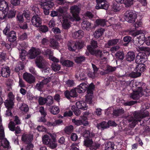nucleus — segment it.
Here are the masks:
<instances>
[{"mask_svg":"<svg viewBox=\"0 0 150 150\" xmlns=\"http://www.w3.org/2000/svg\"><path fill=\"white\" fill-rule=\"evenodd\" d=\"M4 105L8 109H12L14 105V102L6 99L4 102Z\"/></svg>","mask_w":150,"mask_h":150,"instance_id":"32","label":"nucleus"},{"mask_svg":"<svg viewBox=\"0 0 150 150\" xmlns=\"http://www.w3.org/2000/svg\"><path fill=\"white\" fill-rule=\"evenodd\" d=\"M66 84L67 86L71 87L74 86L75 84L73 80H68L66 82Z\"/></svg>","mask_w":150,"mask_h":150,"instance_id":"55","label":"nucleus"},{"mask_svg":"<svg viewBox=\"0 0 150 150\" xmlns=\"http://www.w3.org/2000/svg\"><path fill=\"white\" fill-rule=\"evenodd\" d=\"M139 66H136L135 68V71L132 72L130 74V76L132 78H137L140 76L141 73L140 72H139L138 70H139Z\"/></svg>","mask_w":150,"mask_h":150,"instance_id":"31","label":"nucleus"},{"mask_svg":"<svg viewBox=\"0 0 150 150\" xmlns=\"http://www.w3.org/2000/svg\"><path fill=\"white\" fill-rule=\"evenodd\" d=\"M71 23L67 19H64L62 24V26L63 28L67 29L71 26Z\"/></svg>","mask_w":150,"mask_h":150,"instance_id":"39","label":"nucleus"},{"mask_svg":"<svg viewBox=\"0 0 150 150\" xmlns=\"http://www.w3.org/2000/svg\"><path fill=\"white\" fill-rule=\"evenodd\" d=\"M46 104L47 106H50L53 103V97L50 96H48L46 98Z\"/></svg>","mask_w":150,"mask_h":150,"instance_id":"43","label":"nucleus"},{"mask_svg":"<svg viewBox=\"0 0 150 150\" xmlns=\"http://www.w3.org/2000/svg\"><path fill=\"white\" fill-rule=\"evenodd\" d=\"M144 95L141 94L140 91L136 90L134 91H133V92L130 94V97L131 98L134 100H136L139 98L140 95L142 96Z\"/></svg>","mask_w":150,"mask_h":150,"instance_id":"21","label":"nucleus"},{"mask_svg":"<svg viewBox=\"0 0 150 150\" xmlns=\"http://www.w3.org/2000/svg\"><path fill=\"white\" fill-rule=\"evenodd\" d=\"M26 144L27 145L25 147V150H33L34 145L32 143Z\"/></svg>","mask_w":150,"mask_h":150,"instance_id":"64","label":"nucleus"},{"mask_svg":"<svg viewBox=\"0 0 150 150\" xmlns=\"http://www.w3.org/2000/svg\"><path fill=\"white\" fill-rule=\"evenodd\" d=\"M85 59V58L83 56L78 57L76 58L75 61L76 62L79 63L84 61Z\"/></svg>","mask_w":150,"mask_h":150,"instance_id":"49","label":"nucleus"},{"mask_svg":"<svg viewBox=\"0 0 150 150\" xmlns=\"http://www.w3.org/2000/svg\"><path fill=\"white\" fill-rule=\"evenodd\" d=\"M107 70L105 72H101V74L102 75H105L107 73H108L110 72H112L115 71L116 69L115 67H112V66H107Z\"/></svg>","mask_w":150,"mask_h":150,"instance_id":"38","label":"nucleus"},{"mask_svg":"<svg viewBox=\"0 0 150 150\" xmlns=\"http://www.w3.org/2000/svg\"><path fill=\"white\" fill-rule=\"evenodd\" d=\"M97 127L99 129L103 130L109 128V125L107 122L103 121L98 124Z\"/></svg>","mask_w":150,"mask_h":150,"instance_id":"23","label":"nucleus"},{"mask_svg":"<svg viewBox=\"0 0 150 150\" xmlns=\"http://www.w3.org/2000/svg\"><path fill=\"white\" fill-rule=\"evenodd\" d=\"M93 70H88L87 74L88 77L92 79H94L97 76V72L98 71L99 68L96 66H92Z\"/></svg>","mask_w":150,"mask_h":150,"instance_id":"14","label":"nucleus"},{"mask_svg":"<svg viewBox=\"0 0 150 150\" xmlns=\"http://www.w3.org/2000/svg\"><path fill=\"white\" fill-rule=\"evenodd\" d=\"M23 78L26 82L30 84L33 83L35 81V77L31 74L27 72L23 74Z\"/></svg>","mask_w":150,"mask_h":150,"instance_id":"11","label":"nucleus"},{"mask_svg":"<svg viewBox=\"0 0 150 150\" xmlns=\"http://www.w3.org/2000/svg\"><path fill=\"white\" fill-rule=\"evenodd\" d=\"M75 76L76 78L79 79L80 81H84L86 79V74L83 72L76 73Z\"/></svg>","mask_w":150,"mask_h":150,"instance_id":"30","label":"nucleus"},{"mask_svg":"<svg viewBox=\"0 0 150 150\" xmlns=\"http://www.w3.org/2000/svg\"><path fill=\"white\" fill-rule=\"evenodd\" d=\"M8 97L7 99L14 102L15 100V96L13 94L12 92H10L8 93Z\"/></svg>","mask_w":150,"mask_h":150,"instance_id":"51","label":"nucleus"},{"mask_svg":"<svg viewBox=\"0 0 150 150\" xmlns=\"http://www.w3.org/2000/svg\"><path fill=\"white\" fill-rule=\"evenodd\" d=\"M124 18L128 23H133L135 22L137 18L136 13L132 10H127L125 14Z\"/></svg>","mask_w":150,"mask_h":150,"instance_id":"6","label":"nucleus"},{"mask_svg":"<svg viewBox=\"0 0 150 150\" xmlns=\"http://www.w3.org/2000/svg\"><path fill=\"white\" fill-rule=\"evenodd\" d=\"M75 105L77 108L81 110H87L88 108L86 103L83 101H78L76 103Z\"/></svg>","mask_w":150,"mask_h":150,"instance_id":"17","label":"nucleus"},{"mask_svg":"<svg viewBox=\"0 0 150 150\" xmlns=\"http://www.w3.org/2000/svg\"><path fill=\"white\" fill-rule=\"evenodd\" d=\"M114 146L113 142H108L105 144V150H113L114 149Z\"/></svg>","mask_w":150,"mask_h":150,"instance_id":"41","label":"nucleus"},{"mask_svg":"<svg viewBox=\"0 0 150 150\" xmlns=\"http://www.w3.org/2000/svg\"><path fill=\"white\" fill-rule=\"evenodd\" d=\"M104 31L105 30L103 28H100L96 30L93 33L94 37L95 38H98L103 35Z\"/></svg>","mask_w":150,"mask_h":150,"instance_id":"28","label":"nucleus"},{"mask_svg":"<svg viewBox=\"0 0 150 150\" xmlns=\"http://www.w3.org/2000/svg\"><path fill=\"white\" fill-rule=\"evenodd\" d=\"M16 124L13 121H11L8 125V127L9 130L12 131L15 130Z\"/></svg>","mask_w":150,"mask_h":150,"instance_id":"47","label":"nucleus"},{"mask_svg":"<svg viewBox=\"0 0 150 150\" xmlns=\"http://www.w3.org/2000/svg\"><path fill=\"white\" fill-rule=\"evenodd\" d=\"M71 109L75 115L77 116H79L81 113V111L80 110V108H77V107L75 105L72 106Z\"/></svg>","mask_w":150,"mask_h":150,"instance_id":"40","label":"nucleus"},{"mask_svg":"<svg viewBox=\"0 0 150 150\" xmlns=\"http://www.w3.org/2000/svg\"><path fill=\"white\" fill-rule=\"evenodd\" d=\"M15 11L13 9L9 11L8 13V16L9 18H11L15 17Z\"/></svg>","mask_w":150,"mask_h":150,"instance_id":"62","label":"nucleus"},{"mask_svg":"<svg viewBox=\"0 0 150 150\" xmlns=\"http://www.w3.org/2000/svg\"><path fill=\"white\" fill-rule=\"evenodd\" d=\"M31 21L33 25L37 27H39L42 23L41 19L38 15L34 16L32 17Z\"/></svg>","mask_w":150,"mask_h":150,"instance_id":"12","label":"nucleus"},{"mask_svg":"<svg viewBox=\"0 0 150 150\" xmlns=\"http://www.w3.org/2000/svg\"><path fill=\"white\" fill-rule=\"evenodd\" d=\"M8 38L10 42H13L15 41L16 39V32L13 31H11L8 36Z\"/></svg>","mask_w":150,"mask_h":150,"instance_id":"27","label":"nucleus"},{"mask_svg":"<svg viewBox=\"0 0 150 150\" xmlns=\"http://www.w3.org/2000/svg\"><path fill=\"white\" fill-rule=\"evenodd\" d=\"M54 5V3L52 2H47L46 1L42 2L40 4L41 7L42 8L48 9H50L52 8Z\"/></svg>","mask_w":150,"mask_h":150,"instance_id":"19","label":"nucleus"},{"mask_svg":"<svg viewBox=\"0 0 150 150\" xmlns=\"http://www.w3.org/2000/svg\"><path fill=\"white\" fill-rule=\"evenodd\" d=\"M39 27V30H40L43 33L47 32L48 30V28L45 25H42L40 26Z\"/></svg>","mask_w":150,"mask_h":150,"instance_id":"56","label":"nucleus"},{"mask_svg":"<svg viewBox=\"0 0 150 150\" xmlns=\"http://www.w3.org/2000/svg\"><path fill=\"white\" fill-rule=\"evenodd\" d=\"M87 49L89 51L91 54L92 55H95L98 58H101L103 56V59H102L100 62L101 64H102L101 63L102 62H103V65L106 64L107 63V60L106 57L109 55V53L106 50H104L103 52V54L102 51L99 50H95L90 45H88L87 46Z\"/></svg>","mask_w":150,"mask_h":150,"instance_id":"2","label":"nucleus"},{"mask_svg":"<svg viewBox=\"0 0 150 150\" xmlns=\"http://www.w3.org/2000/svg\"><path fill=\"white\" fill-rule=\"evenodd\" d=\"M71 12L72 13L73 18H74L73 21H79L81 19L79 16V7L76 6H73L70 8Z\"/></svg>","mask_w":150,"mask_h":150,"instance_id":"7","label":"nucleus"},{"mask_svg":"<svg viewBox=\"0 0 150 150\" xmlns=\"http://www.w3.org/2000/svg\"><path fill=\"white\" fill-rule=\"evenodd\" d=\"M64 94L65 97L69 100L71 98L76 97L78 96L76 90L74 88L72 89L70 91L68 90L65 91Z\"/></svg>","mask_w":150,"mask_h":150,"instance_id":"10","label":"nucleus"},{"mask_svg":"<svg viewBox=\"0 0 150 150\" xmlns=\"http://www.w3.org/2000/svg\"><path fill=\"white\" fill-rule=\"evenodd\" d=\"M45 61L43 57L41 56L38 57L35 60L37 66H43L45 64Z\"/></svg>","mask_w":150,"mask_h":150,"instance_id":"26","label":"nucleus"},{"mask_svg":"<svg viewBox=\"0 0 150 150\" xmlns=\"http://www.w3.org/2000/svg\"><path fill=\"white\" fill-rule=\"evenodd\" d=\"M21 139L23 143L26 144L31 143L33 139V137L30 134H23Z\"/></svg>","mask_w":150,"mask_h":150,"instance_id":"13","label":"nucleus"},{"mask_svg":"<svg viewBox=\"0 0 150 150\" xmlns=\"http://www.w3.org/2000/svg\"><path fill=\"white\" fill-rule=\"evenodd\" d=\"M50 111L51 113L53 115H57L59 113V109L58 106L54 105L50 108Z\"/></svg>","mask_w":150,"mask_h":150,"instance_id":"35","label":"nucleus"},{"mask_svg":"<svg viewBox=\"0 0 150 150\" xmlns=\"http://www.w3.org/2000/svg\"><path fill=\"white\" fill-rule=\"evenodd\" d=\"M135 58L134 53L133 52H128L127 55V60L131 62L134 60Z\"/></svg>","mask_w":150,"mask_h":150,"instance_id":"33","label":"nucleus"},{"mask_svg":"<svg viewBox=\"0 0 150 150\" xmlns=\"http://www.w3.org/2000/svg\"><path fill=\"white\" fill-rule=\"evenodd\" d=\"M116 2L124 4L125 6L128 7L131 6L133 3L134 0H115Z\"/></svg>","mask_w":150,"mask_h":150,"instance_id":"22","label":"nucleus"},{"mask_svg":"<svg viewBox=\"0 0 150 150\" xmlns=\"http://www.w3.org/2000/svg\"><path fill=\"white\" fill-rule=\"evenodd\" d=\"M137 89V90L139 91H140L141 94H145V92L146 93L145 91V89L144 90L143 88H144L145 86H146L145 83L144 82H139L136 84Z\"/></svg>","mask_w":150,"mask_h":150,"instance_id":"18","label":"nucleus"},{"mask_svg":"<svg viewBox=\"0 0 150 150\" xmlns=\"http://www.w3.org/2000/svg\"><path fill=\"white\" fill-rule=\"evenodd\" d=\"M114 19L113 18H111L109 20V21H105L104 19H98L96 20V24L98 25H100L102 26H104L105 25H107V23H112L111 21H114Z\"/></svg>","mask_w":150,"mask_h":150,"instance_id":"16","label":"nucleus"},{"mask_svg":"<svg viewBox=\"0 0 150 150\" xmlns=\"http://www.w3.org/2000/svg\"><path fill=\"white\" fill-rule=\"evenodd\" d=\"M39 112H40L42 116L46 117L47 115V112L45 110V108L44 107L41 106L40 107Z\"/></svg>","mask_w":150,"mask_h":150,"instance_id":"58","label":"nucleus"},{"mask_svg":"<svg viewBox=\"0 0 150 150\" xmlns=\"http://www.w3.org/2000/svg\"><path fill=\"white\" fill-rule=\"evenodd\" d=\"M93 143V141L91 138L85 139L84 141V145L87 147H89Z\"/></svg>","mask_w":150,"mask_h":150,"instance_id":"36","label":"nucleus"},{"mask_svg":"<svg viewBox=\"0 0 150 150\" xmlns=\"http://www.w3.org/2000/svg\"><path fill=\"white\" fill-rule=\"evenodd\" d=\"M129 34L134 37V43L136 45H141L145 42V37L144 33L141 31H131L129 32Z\"/></svg>","mask_w":150,"mask_h":150,"instance_id":"4","label":"nucleus"},{"mask_svg":"<svg viewBox=\"0 0 150 150\" xmlns=\"http://www.w3.org/2000/svg\"><path fill=\"white\" fill-rule=\"evenodd\" d=\"M42 141L44 144L46 145L51 149H54L57 146L56 137L51 134L49 136L45 134L42 138Z\"/></svg>","mask_w":150,"mask_h":150,"instance_id":"3","label":"nucleus"},{"mask_svg":"<svg viewBox=\"0 0 150 150\" xmlns=\"http://www.w3.org/2000/svg\"><path fill=\"white\" fill-rule=\"evenodd\" d=\"M46 98L40 96L38 98V102L39 105H42L46 104Z\"/></svg>","mask_w":150,"mask_h":150,"instance_id":"46","label":"nucleus"},{"mask_svg":"<svg viewBox=\"0 0 150 150\" xmlns=\"http://www.w3.org/2000/svg\"><path fill=\"white\" fill-rule=\"evenodd\" d=\"M73 126L70 125L64 128V131L66 134H69L73 131Z\"/></svg>","mask_w":150,"mask_h":150,"instance_id":"44","label":"nucleus"},{"mask_svg":"<svg viewBox=\"0 0 150 150\" xmlns=\"http://www.w3.org/2000/svg\"><path fill=\"white\" fill-rule=\"evenodd\" d=\"M87 85L85 83H81L76 88H74L77 93H81L85 92L86 90Z\"/></svg>","mask_w":150,"mask_h":150,"instance_id":"15","label":"nucleus"},{"mask_svg":"<svg viewBox=\"0 0 150 150\" xmlns=\"http://www.w3.org/2000/svg\"><path fill=\"white\" fill-rule=\"evenodd\" d=\"M40 53L41 51L40 49L33 47L29 50L28 56L29 58L33 59Z\"/></svg>","mask_w":150,"mask_h":150,"instance_id":"8","label":"nucleus"},{"mask_svg":"<svg viewBox=\"0 0 150 150\" xmlns=\"http://www.w3.org/2000/svg\"><path fill=\"white\" fill-rule=\"evenodd\" d=\"M50 46L54 49H56L59 47L58 43L53 39H51Z\"/></svg>","mask_w":150,"mask_h":150,"instance_id":"42","label":"nucleus"},{"mask_svg":"<svg viewBox=\"0 0 150 150\" xmlns=\"http://www.w3.org/2000/svg\"><path fill=\"white\" fill-rule=\"evenodd\" d=\"M93 95H87V97H86V100L88 103L91 104H92L93 102Z\"/></svg>","mask_w":150,"mask_h":150,"instance_id":"52","label":"nucleus"},{"mask_svg":"<svg viewBox=\"0 0 150 150\" xmlns=\"http://www.w3.org/2000/svg\"><path fill=\"white\" fill-rule=\"evenodd\" d=\"M100 144H93L92 145L89 147L90 150H97L100 146Z\"/></svg>","mask_w":150,"mask_h":150,"instance_id":"53","label":"nucleus"},{"mask_svg":"<svg viewBox=\"0 0 150 150\" xmlns=\"http://www.w3.org/2000/svg\"><path fill=\"white\" fill-rule=\"evenodd\" d=\"M133 115L134 117H128L127 118V120L129 122H132L131 125L133 127H134L137 124H139L141 125L142 123H143V121L142 119L145 117H148L149 115V112L146 110L143 111H136L133 113Z\"/></svg>","mask_w":150,"mask_h":150,"instance_id":"1","label":"nucleus"},{"mask_svg":"<svg viewBox=\"0 0 150 150\" xmlns=\"http://www.w3.org/2000/svg\"><path fill=\"white\" fill-rule=\"evenodd\" d=\"M44 85L43 84L41 81L36 84V87L38 90L41 91L43 88Z\"/></svg>","mask_w":150,"mask_h":150,"instance_id":"63","label":"nucleus"},{"mask_svg":"<svg viewBox=\"0 0 150 150\" xmlns=\"http://www.w3.org/2000/svg\"><path fill=\"white\" fill-rule=\"evenodd\" d=\"M83 137L85 139L90 138V132L88 130H85L83 135Z\"/></svg>","mask_w":150,"mask_h":150,"instance_id":"57","label":"nucleus"},{"mask_svg":"<svg viewBox=\"0 0 150 150\" xmlns=\"http://www.w3.org/2000/svg\"><path fill=\"white\" fill-rule=\"evenodd\" d=\"M115 55L116 58L118 59H123L124 58L123 53L120 51H118Z\"/></svg>","mask_w":150,"mask_h":150,"instance_id":"50","label":"nucleus"},{"mask_svg":"<svg viewBox=\"0 0 150 150\" xmlns=\"http://www.w3.org/2000/svg\"><path fill=\"white\" fill-rule=\"evenodd\" d=\"M91 23L85 20L83 21L81 25L83 29L89 30L91 29Z\"/></svg>","mask_w":150,"mask_h":150,"instance_id":"24","label":"nucleus"},{"mask_svg":"<svg viewBox=\"0 0 150 150\" xmlns=\"http://www.w3.org/2000/svg\"><path fill=\"white\" fill-rule=\"evenodd\" d=\"M18 84L19 86L21 88H25L26 87V85L25 83V82L21 78H19Z\"/></svg>","mask_w":150,"mask_h":150,"instance_id":"61","label":"nucleus"},{"mask_svg":"<svg viewBox=\"0 0 150 150\" xmlns=\"http://www.w3.org/2000/svg\"><path fill=\"white\" fill-rule=\"evenodd\" d=\"M67 45L68 49L71 51H74L77 48L76 43L74 42H68Z\"/></svg>","mask_w":150,"mask_h":150,"instance_id":"29","label":"nucleus"},{"mask_svg":"<svg viewBox=\"0 0 150 150\" xmlns=\"http://www.w3.org/2000/svg\"><path fill=\"white\" fill-rule=\"evenodd\" d=\"M84 34L83 31L81 30L75 31L72 34V37L75 39L81 38Z\"/></svg>","mask_w":150,"mask_h":150,"instance_id":"25","label":"nucleus"},{"mask_svg":"<svg viewBox=\"0 0 150 150\" xmlns=\"http://www.w3.org/2000/svg\"><path fill=\"white\" fill-rule=\"evenodd\" d=\"M11 70L8 66L6 68H2L1 71V75L4 77H8L10 74Z\"/></svg>","mask_w":150,"mask_h":150,"instance_id":"20","label":"nucleus"},{"mask_svg":"<svg viewBox=\"0 0 150 150\" xmlns=\"http://www.w3.org/2000/svg\"><path fill=\"white\" fill-rule=\"evenodd\" d=\"M119 40L118 39H114L109 40L108 42V45L109 46H113L117 44L119 42Z\"/></svg>","mask_w":150,"mask_h":150,"instance_id":"48","label":"nucleus"},{"mask_svg":"<svg viewBox=\"0 0 150 150\" xmlns=\"http://www.w3.org/2000/svg\"><path fill=\"white\" fill-rule=\"evenodd\" d=\"M82 125L84 126H87L88 125V122L87 121V118L86 116H83L82 117Z\"/></svg>","mask_w":150,"mask_h":150,"instance_id":"54","label":"nucleus"},{"mask_svg":"<svg viewBox=\"0 0 150 150\" xmlns=\"http://www.w3.org/2000/svg\"><path fill=\"white\" fill-rule=\"evenodd\" d=\"M117 2V3H114L112 6V10L113 11L117 12L119 11L120 9V4Z\"/></svg>","mask_w":150,"mask_h":150,"instance_id":"45","label":"nucleus"},{"mask_svg":"<svg viewBox=\"0 0 150 150\" xmlns=\"http://www.w3.org/2000/svg\"><path fill=\"white\" fill-rule=\"evenodd\" d=\"M8 4L5 1H0V20L4 19L6 16L8 10Z\"/></svg>","mask_w":150,"mask_h":150,"instance_id":"5","label":"nucleus"},{"mask_svg":"<svg viewBox=\"0 0 150 150\" xmlns=\"http://www.w3.org/2000/svg\"><path fill=\"white\" fill-rule=\"evenodd\" d=\"M60 62L63 66H73V62L70 60H64L63 58L61 59Z\"/></svg>","mask_w":150,"mask_h":150,"instance_id":"34","label":"nucleus"},{"mask_svg":"<svg viewBox=\"0 0 150 150\" xmlns=\"http://www.w3.org/2000/svg\"><path fill=\"white\" fill-rule=\"evenodd\" d=\"M124 113V110L122 109H117L113 110L112 114L114 116L117 117L122 115Z\"/></svg>","mask_w":150,"mask_h":150,"instance_id":"37","label":"nucleus"},{"mask_svg":"<svg viewBox=\"0 0 150 150\" xmlns=\"http://www.w3.org/2000/svg\"><path fill=\"white\" fill-rule=\"evenodd\" d=\"M26 52V51L24 50H21L20 52V58L22 61H24L25 59Z\"/></svg>","mask_w":150,"mask_h":150,"instance_id":"60","label":"nucleus"},{"mask_svg":"<svg viewBox=\"0 0 150 150\" xmlns=\"http://www.w3.org/2000/svg\"><path fill=\"white\" fill-rule=\"evenodd\" d=\"M146 55L145 53H139L136 57L135 62L138 65H144V63L146 61Z\"/></svg>","mask_w":150,"mask_h":150,"instance_id":"9","label":"nucleus"},{"mask_svg":"<svg viewBox=\"0 0 150 150\" xmlns=\"http://www.w3.org/2000/svg\"><path fill=\"white\" fill-rule=\"evenodd\" d=\"M21 109L25 112H27L29 110V108L28 106L25 104H23L21 107Z\"/></svg>","mask_w":150,"mask_h":150,"instance_id":"59","label":"nucleus"}]
</instances>
